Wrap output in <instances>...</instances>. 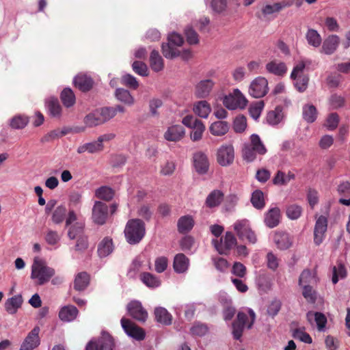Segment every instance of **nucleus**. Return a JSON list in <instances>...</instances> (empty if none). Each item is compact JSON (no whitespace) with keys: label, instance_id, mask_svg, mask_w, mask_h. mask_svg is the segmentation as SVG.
I'll list each match as a JSON object with an SVG mask.
<instances>
[{"label":"nucleus","instance_id":"nucleus-63","mask_svg":"<svg viewBox=\"0 0 350 350\" xmlns=\"http://www.w3.org/2000/svg\"><path fill=\"white\" fill-rule=\"evenodd\" d=\"M103 122L105 123L116 115V109L113 107H103L98 109Z\"/></svg>","mask_w":350,"mask_h":350},{"label":"nucleus","instance_id":"nucleus-31","mask_svg":"<svg viewBox=\"0 0 350 350\" xmlns=\"http://www.w3.org/2000/svg\"><path fill=\"white\" fill-rule=\"evenodd\" d=\"M23 303L22 296L15 295L9 298L5 303V310L10 314H14L21 308Z\"/></svg>","mask_w":350,"mask_h":350},{"label":"nucleus","instance_id":"nucleus-15","mask_svg":"<svg viewBox=\"0 0 350 350\" xmlns=\"http://www.w3.org/2000/svg\"><path fill=\"white\" fill-rule=\"evenodd\" d=\"M193 166L199 174H205L209 169V161L207 155L202 152H197L193 157Z\"/></svg>","mask_w":350,"mask_h":350},{"label":"nucleus","instance_id":"nucleus-1","mask_svg":"<svg viewBox=\"0 0 350 350\" xmlns=\"http://www.w3.org/2000/svg\"><path fill=\"white\" fill-rule=\"evenodd\" d=\"M55 275L54 269L48 267L44 260L36 256L31 265V278L36 280L39 285L48 282Z\"/></svg>","mask_w":350,"mask_h":350},{"label":"nucleus","instance_id":"nucleus-32","mask_svg":"<svg viewBox=\"0 0 350 350\" xmlns=\"http://www.w3.org/2000/svg\"><path fill=\"white\" fill-rule=\"evenodd\" d=\"M154 315L157 321L163 325H169L172 323V316L165 308H156L154 310Z\"/></svg>","mask_w":350,"mask_h":350},{"label":"nucleus","instance_id":"nucleus-60","mask_svg":"<svg viewBox=\"0 0 350 350\" xmlns=\"http://www.w3.org/2000/svg\"><path fill=\"white\" fill-rule=\"evenodd\" d=\"M346 275L347 271L345 266L342 264H339L337 267H334L333 268L332 282L336 284L339 279H343Z\"/></svg>","mask_w":350,"mask_h":350},{"label":"nucleus","instance_id":"nucleus-44","mask_svg":"<svg viewBox=\"0 0 350 350\" xmlns=\"http://www.w3.org/2000/svg\"><path fill=\"white\" fill-rule=\"evenodd\" d=\"M306 38L308 44L314 48L319 47L322 42L321 35L313 29H308L306 34Z\"/></svg>","mask_w":350,"mask_h":350},{"label":"nucleus","instance_id":"nucleus-61","mask_svg":"<svg viewBox=\"0 0 350 350\" xmlns=\"http://www.w3.org/2000/svg\"><path fill=\"white\" fill-rule=\"evenodd\" d=\"M196 124L192 128L193 131L191 133V138L193 141H198L202 138V133L205 130V126L201 120L196 123Z\"/></svg>","mask_w":350,"mask_h":350},{"label":"nucleus","instance_id":"nucleus-25","mask_svg":"<svg viewBox=\"0 0 350 350\" xmlns=\"http://www.w3.org/2000/svg\"><path fill=\"white\" fill-rule=\"evenodd\" d=\"M317 282L318 278L316 275V272L309 269L304 270L299 279V284L301 286H312L316 284Z\"/></svg>","mask_w":350,"mask_h":350},{"label":"nucleus","instance_id":"nucleus-53","mask_svg":"<svg viewBox=\"0 0 350 350\" xmlns=\"http://www.w3.org/2000/svg\"><path fill=\"white\" fill-rule=\"evenodd\" d=\"M61 99L63 104L66 107L72 106L75 103V94L70 88H65L63 90L61 94Z\"/></svg>","mask_w":350,"mask_h":350},{"label":"nucleus","instance_id":"nucleus-23","mask_svg":"<svg viewBox=\"0 0 350 350\" xmlns=\"http://www.w3.org/2000/svg\"><path fill=\"white\" fill-rule=\"evenodd\" d=\"M189 266V258L183 254H178L174 256L173 267L178 273H183L187 271Z\"/></svg>","mask_w":350,"mask_h":350},{"label":"nucleus","instance_id":"nucleus-21","mask_svg":"<svg viewBox=\"0 0 350 350\" xmlns=\"http://www.w3.org/2000/svg\"><path fill=\"white\" fill-rule=\"evenodd\" d=\"M114 247L112 239L108 237L103 238L98 245L97 252L100 258H105L111 254Z\"/></svg>","mask_w":350,"mask_h":350},{"label":"nucleus","instance_id":"nucleus-20","mask_svg":"<svg viewBox=\"0 0 350 350\" xmlns=\"http://www.w3.org/2000/svg\"><path fill=\"white\" fill-rule=\"evenodd\" d=\"M306 317L310 323L312 324L313 322H315L319 331H324L327 319L323 313L310 311L307 313Z\"/></svg>","mask_w":350,"mask_h":350},{"label":"nucleus","instance_id":"nucleus-19","mask_svg":"<svg viewBox=\"0 0 350 350\" xmlns=\"http://www.w3.org/2000/svg\"><path fill=\"white\" fill-rule=\"evenodd\" d=\"M185 135V129L181 125H173L167 129L164 134L166 140L177 142L180 140Z\"/></svg>","mask_w":350,"mask_h":350},{"label":"nucleus","instance_id":"nucleus-9","mask_svg":"<svg viewBox=\"0 0 350 350\" xmlns=\"http://www.w3.org/2000/svg\"><path fill=\"white\" fill-rule=\"evenodd\" d=\"M113 346L111 336L104 333L98 340L90 341L85 350H113Z\"/></svg>","mask_w":350,"mask_h":350},{"label":"nucleus","instance_id":"nucleus-28","mask_svg":"<svg viewBox=\"0 0 350 350\" xmlns=\"http://www.w3.org/2000/svg\"><path fill=\"white\" fill-rule=\"evenodd\" d=\"M78 312V310L75 306H66L60 310L59 317L63 321L70 322L77 318Z\"/></svg>","mask_w":350,"mask_h":350},{"label":"nucleus","instance_id":"nucleus-48","mask_svg":"<svg viewBox=\"0 0 350 350\" xmlns=\"http://www.w3.org/2000/svg\"><path fill=\"white\" fill-rule=\"evenodd\" d=\"M311 64V61L309 59H301L294 66L291 74V78H295L299 76H305L304 71L305 68Z\"/></svg>","mask_w":350,"mask_h":350},{"label":"nucleus","instance_id":"nucleus-51","mask_svg":"<svg viewBox=\"0 0 350 350\" xmlns=\"http://www.w3.org/2000/svg\"><path fill=\"white\" fill-rule=\"evenodd\" d=\"M317 117L316 107L312 105H307L303 107V118L309 123L314 122Z\"/></svg>","mask_w":350,"mask_h":350},{"label":"nucleus","instance_id":"nucleus-45","mask_svg":"<svg viewBox=\"0 0 350 350\" xmlns=\"http://www.w3.org/2000/svg\"><path fill=\"white\" fill-rule=\"evenodd\" d=\"M223 200V193L219 190L213 191L206 198V205L213 208L220 204Z\"/></svg>","mask_w":350,"mask_h":350},{"label":"nucleus","instance_id":"nucleus-43","mask_svg":"<svg viewBox=\"0 0 350 350\" xmlns=\"http://www.w3.org/2000/svg\"><path fill=\"white\" fill-rule=\"evenodd\" d=\"M49 113L53 118H59L62 114V107L57 98H51L46 101Z\"/></svg>","mask_w":350,"mask_h":350},{"label":"nucleus","instance_id":"nucleus-29","mask_svg":"<svg viewBox=\"0 0 350 350\" xmlns=\"http://www.w3.org/2000/svg\"><path fill=\"white\" fill-rule=\"evenodd\" d=\"M195 221L191 215H184L180 217L177 222L178 230L180 233H187L191 230L194 226Z\"/></svg>","mask_w":350,"mask_h":350},{"label":"nucleus","instance_id":"nucleus-38","mask_svg":"<svg viewBox=\"0 0 350 350\" xmlns=\"http://www.w3.org/2000/svg\"><path fill=\"white\" fill-rule=\"evenodd\" d=\"M247 145L253 148L259 155H264L267 152L264 144L256 134H252L250 136V143L247 144Z\"/></svg>","mask_w":350,"mask_h":350},{"label":"nucleus","instance_id":"nucleus-57","mask_svg":"<svg viewBox=\"0 0 350 350\" xmlns=\"http://www.w3.org/2000/svg\"><path fill=\"white\" fill-rule=\"evenodd\" d=\"M293 336L295 339L299 340L300 341L307 344H310L312 342V338L305 332L304 327L294 329L293 332Z\"/></svg>","mask_w":350,"mask_h":350},{"label":"nucleus","instance_id":"nucleus-30","mask_svg":"<svg viewBox=\"0 0 350 350\" xmlns=\"http://www.w3.org/2000/svg\"><path fill=\"white\" fill-rule=\"evenodd\" d=\"M273 241L280 250H286L291 245L288 234L283 232H277L273 237Z\"/></svg>","mask_w":350,"mask_h":350},{"label":"nucleus","instance_id":"nucleus-64","mask_svg":"<svg viewBox=\"0 0 350 350\" xmlns=\"http://www.w3.org/2000/svg\"><path fill=\"white\" fill-rule=\"evenodd\" d=\"M190 332L192 335L203 336L207 333L208 327L205 324L198 322L191 327Z\"/></svg>","mask_w":350,"mask_h":350},{"label":"nucleus","instance_id":"nucleus-50","mask_svg":"<svg viewBox=\"0 0 350 350\" xmlns=\"http://www.w3.org/2000/svg\"><path fill=\"white\" fill-rule=\"evenodd\" d=\"M251 202L256 209H262L265 206L264 193L260 190L254 191L251 197Z\"/></svg>","mask_w":350,"mask_h":350},{"label":"nucleus","instance_id":"nucleus-18","mask_svg":"<svg viewBox=\"0 0 350 350\" xmlns=\"http://www.w3.org/2000/svg\"><path fill=\"white\" fill-rule=\"evenodd\" d=\"M340 43V38L337 35H330L323 42L321 53L326 55L333 54Z\"/></svg>","mask_w":350,"mask_h":350},{"label":"nucleus","instance_id":"nucleus-8","mask_svg":"<svg viewBox=\"0 0 350 350\" xmlns=\"http://www.w3.org/2000/svg\"><path fill=\"white\" fill-rule=\"evenodd\" d=\"M234 159V150L231 144H224L221 146L217 152V161L223 166L230 165Z\"/></svg>","mask_w":350,"mask_h":350},{"label":"nucleus","instance_id":"nucleus-7","mask_svg":"<svg viewBox=\"0 0 350 350\" xmlns=\"http://www.w3.org/2000/svg\"><path fill=\"white\" fill-rule=\"evenodd\" d=\"M268 81L262 77L254 79L249 87V94L254 98H261L268 92Z\"/></svg>","mask_w":350,"mask_h":350},{"label":"nucleus","instance_id":"nucleus-56","mask_svg":"<svg viewBox=\"0 0 350 350\" xmlns=\"http://www.w3.org/2000/svg\"><path fill=\"white\" fill-rule=\"evenodd\" d=\"M28 122L29 119L27 117L18 115L12 118L10 121V126L14 129H23Z\"/></svg>","mask_w":350,"mask_h":350},{"label":"nucleus","instance_id":"nucleus-37","mask_svg":"<svg viewBox=\"0 0 350 350\" xmlns=\"http://www.w3.org/2000/svg\"><path fill=\"white\" fill-rule=\"evenodd\" d=\"M150 64L154 72L161 71L164 68V63L162 57L156 50H152L150 55Z\"/></svg>","mask_w":350,"mask_h":350},{"label":"nucleus","instance_id":"nucleus-47","mask_svg":"<svg viewBox=\"0 0 350 350\" xmlns=\"http://www.w3.org/2000/svg\"><path fill=\"white\" fill-rule=\"evenodd\" d=\"M84 122L89 127L103 124L98 109L94 111L85 117Z\"/></svg>","mask_w":350,"mask_h":350},{"label":"nucleus","instance_id":"nucleus-2","mask_svg":"<svg viewBox=\"0 0 350 350\" xmlns=\"http://www.w3.org/2000/svg\"><path fill=\"white\" fill-rule=\"evenodd\" d=\"M145 233V224L142 220L133 219L128 221L124 229V235L129 244L135 245L139 243Z\"/></svg>","mask_w":350,"mask_h":350},{"label":"nucleus","instance_id":"nucleus-40","mask_svg":"<svg viewBox=\"0 0 350 350\" xmlns=\"http://www.w3.org/2000/svg\"><path fill=\"white\" fill-rule=\"evenodd\" d=\"M103 148V144H100L98 141H95L90 143H86L79 146L77 148V152L82 154L85 152L89 153H95L102 150Z\"/></svg>","mask_w":350,"mask_h":350},{"label":"nucleus","instance_id":"nucleus-13","mask_svg":"<svg viewBox=\"0 0 350 350\" xmlns=\"http://www.w3.org/2000/svg\"><path fill=\"white\" fill-rule=\"evenodd\" d=\"M126 308L129 314L137 321L145 322L148 318L147 311L139 301H131L128 304Z\"/></svg>","mask_w":350,"mask_h":350},{"label":"nucleus","instance_id":"nucleus-34","mask_svg":"<svg viewBox=\"0 0 350 350\" xmlns=\"http://www.w3.org/2000/svg\"><path fill=\"white\" fill-rule=\"evenodd\" d=\"M193 109L196 115L202 118H207L211 111V107L206 100L196 102Z\"/></svg>","mask_w":350,"mask_h":350},{"label":"nucleus","instance_id":"nucleus-35","mask_svg":"<svg viewBox=\"0 0 350 350\" xmlns=\"http://www.w3.org/2000/svg\"><path fill=\"white\" fill-rule=\"evenodd\" d=\"M115 96L118 100L129 106L133 105L135 103V99L129 91L123 88L116 89Z\"/></svg>","mask_w":350,"mask_h":350},{"label":"nucleus","instance_id":"nucleus-5","mask_svg":"<svg viewBox=\"0 0 350 350\" xmlns=\"http://www.w3.org/2000/svg\"><path fill=\"white\" fill-rule=\"evenodd\" d=\"M247 103V100L241 91L235 89L233 92L226 96L224 99V105L228 109L234 110L236 109H244Z\"/></svg>","mask_w":350,"mask_h":350},{"label":"nucleus","instance_id":"nucleus-16","mask_svg":"<svg viewBox=\"0 0 350 350\" xmlns=\"http://www.w3.org/2000/svg\"><path fill=\"white\" fill-rule=\"evenodd\" d=\"M266 70L278 77H283L287 72V66L284 62L273 59L265 66Z\"/></svg>","mask_w":350,"mask_h":350},{"label":"nucleus","instance_id":"nucleus-52","mask_svg":"<svg viewBox=\"0 0 350 350\" xmlns=\"http://www.w3.org/2000/svg\"><path fill=\"white\" fill-rule=\"evenodd\" d=\"M84 224L82 221H76L70 226L68 232V236L70 239H75L79 237L83 236Z\"/></svg>","mask_w":350,"mask_h":350},{"label":"nucleus","instance_id":"nucleus-4","mask_svg":"<svg viewBox=\"0 0 350 350\" xmlns=\"http://www.w3.org/2000/svg\"><path fill=\"white\" fill-rule=\"evenodd\" d=\"M233 229L240 239L246 240L252 244L257 242V237L251 228L247 219H243L236 221L233 224Z\"/></svg>","mask_w":350,"mask_h":350},{"label":"nucleus","instance_id":"nucleus-27","mask_svg":"<svg viewBox=\"0 0 350 350\" xmlns=\"http://www.w3.org/2000/svg\"><path fill=\"white\" fill-rule=\"evenodd\" d=\"M229 124L226 121L218 120L213 122L209 126L210 133L215 136H223L228 133Z\"/></svg>","mask_w":350,"mask_h":350},{"label":"nucleus","instance_id":"nucleus-24","mask_svg":"<svg viewBox=\"0 0 350 350\" xmlns=\"http://www.w3.org/2000/svg\"><path fill=\"white\" fill-rule=\"evenodd\" d=\"M214 83L212 80L206 79L199 82L196 87L195 94L198 98H206L208 96L213 87Z\"/></svg>","mask_w":350,"mask_h":350},{"label":"nucleus","instance_id":"nucleus-59","mask_svg":"<svg viewBox=\"0 0 350 350\" xmlns=\"http://www.w3.org/2000/svg\"><path fill=\"white\" fill-rule=\"evenodd\" d=\"M301 287L303 289L302 295L306 299L308 302L314 304L317 298V294L316 291L313 288V286H304Z\"/></svg>","mask_w":350,"mask_h":350},{"label":"nucleus","instance_id":"nucleus-55","mask_svg":"<svg viewBox=\"0 0 350 350\" xmlns=\"http://www.w3.org/2000/svg\"><path fill=\"white\" fill-rule=\"evenodd\" d=\"M293 81V85L299 92H304L308 88L309 78L308 76H299L291 78Z\"/></svg>","mask_w":350,"mask_h":350},{"label":"nucleus","instance_id":"nucleus-49","mask_svg":"<svg viewBox=\"0 0 350 350\" xmlns=\"http://www.w3.org/2000/svg\"><path fill=\"white\" fill-rule=\"evenodd\" d=\"M95 196L99 199L110 201L114 196V191L109 187L103 186L95 191Z\"/></svg>","mask_w":350,"mask_h":350},{"label":"nucleus","instance_id":"nucleus-36","mask_svg":"<svg viewBox=\"0 0 350 350\" xmlns=\"http://www.w3.org/2000/svg\"><path fill=\"white\" fill-rule=\"evenodd\" d=\"M256 282L258 290L263 293H267L271 289L272 278L267 274H260Z\"/></svg>","mask_w":350,"mask_h":350},{"label":"nucleus","instance_id":"nucleus-22","mask_svg":"<svg viewBox=\"0 0 350 350\" xmlns=\"http://www.w3.org/2000/svg\"><path fill=\"white\" fill-rule=\"evenodd\" d=\"M286 5L284 3L280 2L264 5L261 9V13L263 18L270 19L274 17V15L278 14Z\"/></svg>","mask_w":350,"mask_h":350},{"label":"nucleus","instance_id":"nucleus-41","mask_svg":"<svg viewBox=\"0 0 350 350\" xmlns=\"http://www.w3.org/2000/svg\"><path fill=\"white\" fill-rule=\"evenodd\" d=\"M90 277L85 272L79 273L75 279L74 288L78 291H83L88 286Z\"/></svg>","mask_w":350,"mask_h":350},{"label":"nucleus","instance_id":"nucleus-17","mask_svg":"<svg viewBox=\"0 0 350 350\" xmlns=\"http://www.w3.org/2000/svg\"><path fill=\"white\" fill-rule=\"evenodd\" d=\"M280 217V208L278 207H273L265 213L264 222L267 227L273 228L279 224Z\"/></svg>","mask_w":350,"mask_h":350},{"label":"nucleus","instance_id":"nucleus-14","mask_svg":"<svg viewBox=\"0 0 350 350\" xmlns=\"http://www.w3.org/2000/svg\"><path fill=\"white\" fill-rule=\"evenodd\" d=\"M327 228V219L323 215L317 218L314 229V241L316 245H320L324 238Z\"/></svg>","mask_w":350,"mask_h":350},{"label":"nucleus","instance_id":"nucleus-39","mask_svg":"<svg viewBox=\"0 0 350 350\" xmlns=\"http://www.w3.org/2000/svg\"><path fill=\"white\" fill-rule=\"evenodd\" d=\"M140 280L148 288H157L161 285V280L150 273L144 272L140 275Z\"/></svg>","mask_w":350,"mask_h":350},{"label":"nucleus","instance_id":"nucleus-62","mask_svg":"<svg viewBox=\"0 0 350 350\" xmlns=\"http://www.w3.org/2000/svg\"><path fill=\"white\" fill-rule=\"evenodd\" d=\"M132 68L133 71L142 77H146L148 75V68L147 65L140 61H135L132 64Z\"/></svg>","mask_w":350,"mask_h":350},{"label":"nucleus","instance_id":"nucleus-12","mask_svg":"<svg viewBox=\"0 0 350 350\" xmlns=\"http://www.w3.org/2000/svg\"><path fill=\"white\" fill-rule=\"evenodd\" d=\"M39 333L40 327H35L24 339L20 350H33L37 348L40 344Z\"/></svg>","mask_w":350,"mask_h":350},{"label":"nucleus","instance_id":"nucleus-26","mask_svg":"<svg viewBox=\"0 0 350 350\" xmlns=\"http://www.w3.org/2000/svg\"><path fill=\"white\" fill-rule=\"evenodd\" d=\"M76 87L83 92L90 90L93 85L92 79L85 74H79L74 79Z\"/></svg>","mask_w":350,"mask_h":350},{"label":"nucleus","instance_id":"nucleus-58","mask_svg":"<svg viewBox=\"0 0 350 350\" xmlns=\"http://www.w3.org/2000/svg\"><path fill=\"white\" fill-rule=\"evenodd\" d=\"M302 213V208L297 204H291L286 208V216L292 220L297 219Z\"/></svg>","mask_w":350,"mask_h":350},{"label":"nucleus","instance_id":"nucleus-10","mask_svg":"<svg viewBox=\"0 0 350 350\" xmlns=\"http://www.w3.org/2000/svg\"><path fill=\"white\" fill-rule=\"evenodd\" d=\"M108 217V206L100 201H96L92 207V219L98 225H103L106 222Z\"/></svg>","mask_w":350,"mask_h":350},{"label":"nucleus","instance_id":"nucleus-6","mask_svg":"<svg viewBox=\"0 0 350 350\" xmlns=\"http://www.w3.org/2000/svg\"><path fill=\"white\" fill-rule=\"evenodd\" d=\"M212 243L219 254H226L237 245V239L232 232H227L219 241L217 239H213Z\"/></svg>","mask_w":350,"mask_h":350},{"label":"nucleus","instance_id":"nucleus-42","mask_svg":"<svg viewBox=\"0 0 350 350\" xmlns=\"http://www.w3.org/2000/svg\"><path fill=\"white\" fill-rule=\"evenodd\" d=\"M284 115L281 107H278L273 111L267 113V122L269 124L274 126L278 124L282 121Z\"/></svg>","mask_w":350,"mask_h":350},{"label":"nucleus","instance_id":"nucleus-54","mask_svg":"<svg viewBox=\"0 0 350 350\" xmlns=\"http://www.w3.org/2000/svg\"><path fill=\"white\" fill-rule=\"evenodd\" d=\"M67 213L66 208L63 206H58L53 211L52 215V221L56 224L62 223L66 218Z\"/></svg>","mask_w":350,"mask_h":350},{"label":"nucleus","instance_id":"nucleus-3","mask_svg":"<svg viewBox=\"0 0 350 350\" xmlns=\"http://www.w3.org/2000/svg\"><path fill=\"white\" fill-rule=\"evenodd\" d=\"M256 319V314L253 310L248 309V315L244 312H239L237 319L232 323V334L236 340H239L242 336L245 327L250 329Z\"/></svg>","mask_w":350,"mask_h":350},{"label":"nucleus","instance_id":"nucleus-11","mask_svg":"<svg viewBox=\"0 0 350 350\" xmlns=\"http://www.w3.org/2000/svg\"><path fill=\"white\" fill-rule=\"evenodd\" d=\"M121 325L125 333L129 336L137 340H142L145 338V332L144 329L137 326L130 320L122 318Z\"/></svg>","mask_w":350,"mask_h":350},{"label":"nucleus","instance_id":"nucleus-33","mask_svg":"<svg viewBox=\"0 0 350 350\" xmlns=\"http://www.w3.org/2000/svg\"><path fill=\"white\" fill-rule=\"evenodd\" d=\"M180 45L170 44L169 43H163L161 50L163 55L167 59H174L180 55Z\"/></svg>","mask_w":350,"mask_h":350},{"label":"nucleus","instance_id":"nucleus-46","mask_svg":"<svg viewBox=\"0 0 350 350\" xmlns=\"http://www.w3.org/2000/svg\"><path fill=\"white\" fill-rule=\"evenodd\" d=\"M206 3L209 2V5L213 12L222 14L227 10L228 0H204Z\"/></svg>","mask_w":350,"mask_h":350}]
</instances>
